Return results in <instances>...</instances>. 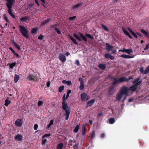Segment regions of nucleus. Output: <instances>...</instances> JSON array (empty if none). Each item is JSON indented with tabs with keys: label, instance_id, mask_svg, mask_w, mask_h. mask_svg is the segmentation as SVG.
Segmentation results:
<instances>
[{
	"label": "nucleus",
	"instance_id": "nucleus-1",
	"mask_svg": "<svg viewBox=\"0 0 149 149\" xmlns=\"http://www.w3.org/2000/svg\"><path fill=\"white\" fill-rule=\"evenodd\" d=\"M65 96V94H64L62 97V108L65 111V119L68 120L69 118L71 110L70 107H68V104L66 103V100L68 98L69 96V94H67L66 97Z\"/></svg>",
	"mask_w": 149,
	"mask_h": 149
},
{
	"label": "nucleus",
	"instance_id": "nucleus-2",
	"mask_svg": "<svg viewBox=\"0 0 149 149\" xmlns=\"http://www.w3.org/2000/svg\"><path fill=\"white\" fill-rule=\"evenodd\" d=\"M119 91L120 92L116 94V99L118 101L121 99L123 95L128 94V88L125 86H123L121 88Z\"/></svg>",
	"mask_w": 149,
	"mask_h": 149
},
{
	"label": "nucleus",
	"instance_id": "nucleus-3",
	"mask_svg": "<svg viewBox=\"0 0 149 149\" xmlns=\"http://www.w3.org/2000/svg\"><path fill=\"white\" fill-rule=\"evenodd\" d=\"M6 1H7L6 6L8 9V13L12 17L15 18V17L12 12V8L13 3L15 1V0H6Z\"/></svg>",
	"mask_w": 149,
	"mask_h": 149
},
{
	"label": "nucleus",
	"instance_id": "nucleus-4",
	"mask_svg": "<svg viewBox=\"0 0 149 149\" xmlns=\"http://www.w3.org/2000/svg\"><path fill=\"white\" fill-rule=\"evenodd\" d=\"M19 31L22 36L27 39L29 38V36L28 30L22 26H19Z\"/></svg>",
	"mask_w": 149,
	"mask_h": 149
},
{
	"label": "nucleus",
	"instance_id": "nucleus-5",
	"mask_svg": "<svg viewBox=\"0 0 149 149\" xmlns=\"http://www.w3.org/2000/svg\"><path fill=\"white\" fill-rule=\"evenodd\" d=\"M114 80V81L112 83V85L113 86L111 87L110 88L111 90L113 89L114 88L113 86L116 85L117 83L123 82V79L122 77H120L118 79L117 78H115Z\"/></svg>",
	"mask_w": 149,
	"mask_h": 149
},
{
	"label": "nucleus",
	"instance_id": "nucleus-6",
	"mask_svg": "<svg viewBox=\"0 0 149 149\" xmlns=\"http://www.w3.org/2000/svg\"><path fill=\"white\" fill-rule=\"evenodd\" d=\"M81 99L83 101H87L89 99V97L86 93H84L81 95Z\"/></svg>",
	"mask_w": 149,
	"mask_h": 149
},
{
	"label": "nucleus",
	"instance_id": "nucleus-7",
	"mask_svg": "<svg viewBox=\"0 0 149 149\" xmlns=\"http://www.w3.org/2000/svg\"><path fill=\"white\" fill-rule=\"evenodd\" d=\"M36 77L32 74H29L28 77L26 78V79L31 81H33L36 80Z\"/></svg>",
	"mask_w": 149,
	"mask_h": 149
},
{
	"label": "nucleus",
	"instance_id": "nucleus-8",
	"mask_svg": "<svg viewBox=\"0 0 149 149\" xmlns=\"http://www.w3.org/2000/svg\"><path fill=\"white\" fill-rule=\"evenodd\" d=\"M22 120L20 119H17L15 122V124L18 127H20L22 125Z\"/></svg>",
	"mask_w": 149,
	"mask_h": 149
},
{
	"label": "nucleus",
	"instance_id": "nucleus-9",
	"mask_svg": "<svg viewBox=\"0 0 149 149\" xmlns=\"http://www.w3.org/2000/svg\"><path fill=\"white\" fill-rule=\"evenodd\" d=\"M119 52H124L127 53L128 54H130L131 53L133 52V51L132 49H126L123 48V49L119 50Z\"/></svg>",
	"mask_w": 149,
	"mask_h": 149
},
{
	"label": "nucleus",
	"instance_id": "nucleus-10",
	"mask_svg": "<svg viewBox=\"0 0 149 149\" xmlns=\"http://www.w3.org/2000/svg\"><path fill=\"white\" fill-rule=\"evenodd\" d=\"M105 45H106V46L105 47V49L108 51H111L113 48V46L111 45L109 43H106Z\"/></svg>",
	"mask_w": 149,
	"mask_h": 149
},
{
	"label": "nucleus",
	"instance_id": "nucleus-11",
	"mask_svg": "<svg viewBox=\"0 0 149 149\" xmlns=\"http://www.w3.org/2000/svg\"><path fill=\"white\" fill-rule=\"evenodd\" d=\"M140 31L144 35V36L147 38H149V32L146 31L144 29L140 30Z\"/></svg>",
	"mask_w": 149,
	"mask_h": 149
},
{
	"label": "nucleus",
	"instance_id": "nucleus-12",
	"mask_svg": "<svg viewBox=\"0 0 149 149\" xmlns=\"http://www.w3.org/2000/svg\"><path fill=\"white\" fill-rule=\"evenodd\" d=\"M59 58L62 62H65L66 60L65 56L61 53L60 54Z\"/></svg>",
	"mask_w": 149,
	"mask_h": 149
},
{
	"label": "nucleus",
	"instance_id": "nucleus-13",
	"mask_svg": "<svg viewBox=\"0 0 149 149\" xmlns=\"http://www.w3.org/2000/svg\"><path fill=\"white\" fill-rule=\"evenodd\" d=\"M14 139L16 141H22L23 139V136L22 135L18 134L15 136Z\"/></svg>",
	"mask_w": 149,
	"mask_h": 149
},
{
	"label": "nucleus",
	"instance_id": "nucleus-14",
	"mask_svg": "<svg viewBox=\"0 0 149 149\" xmlns=\"http://www.w3.org/2000/svg\"><path fill=\"white\" fill-rule=\"evenodd\" d=\"M104 57L107 59L109 58L111 60H113L114 59V57L113 56H112L111 54L108 53L105 54Z\"/></svg>",
	"mask_w": 149,
	"mask_h": 149
},
{
	"label": "nucleus",
	"instance_id": "nucleus-15",
	"mask_svg": "<svg viewBox=\"0 0 149 149\" xmlns=\"http://www.w3.org/2000/svg\"><path fill=\"white\" fill-rule=\"evenodd\" d=\"M122 30L124 33L127 35L130 39H132V36L130 35L129 33L125 29L124 27H122Z\"/></svg>",
	"mask_w": 149,
	"mask_h": 149
},
{
	"label": "nucleus",
	"instance_id": "nucleus-16",
	"mask_svg": "<svg viewBox=\"0 0 149 149\" xmlns=\"http://www.w3.org/2000/svg\"><path fill=\"white\" fill-rule=\"evenodd\" d=\"M95 101V100L92 99L88 101L86 103V107H90L93 105Z\"/></svg>",
	"mask_w": 149,
	"mask_h": 149
},
{
	"label": "nucleus",
	"instance_id": "nucleus-17",
	"mask_svg": "<svg viewBox=\"0 0 149 149\" xmlns=\"http://www.w3.org/2000/svg\"><path fill=\"white\" fill-rule=\"evenodd\" d=\"M13 43L15 48L19 50L21 49L22 48L20 45L15 42L14 40L13 41Z\"/></svg>",
	"mask_w": 149,
	"mask_h": 149
},
{
	"label": "nucleus",
	"instance_id": "nucleus-18",
	"mask_svg": "<svg viewBox=\"0 0 149 149\" xmlns=\"http://www.w3.org/2000/svg\"><path fill=\"white\" fill-rule=\"evenodd\" d=\"M30 17L28 16H26L21 18L20 19V22H26V21L28 20Z\"/></svg>",
	"mask_w": 149,
	"mask_h": 149
},
{
	"label": "nucleus",
	"instance_id": "nucleus-19",
	"mask_svg": "<svg viewBox=\"0 0 149 149\" xmlns=\"http://www.w3.org/2000/svg\"><path fill=\"white\" fill-rule=\"evenodd\" d=\"M86 129L85 127V124H84L82 126L81 132V134L83 136H85L86 135Z\"/></svg>",
	"mask_w": 149,
	"mask_h": 149
},
{
	"label": "nucleus",
	"instance_id": "nucleus-20",
	"mask_svg": "<svg viewBox=\"0 0 149 149\" xmlns=\"http://www.w3.org/2000/svg\"><path fill=\"white\" fill-rule=\"evenodd\" d=\"M51 20V19L50 18H48L47 19L43 21L41 23V26H43L44 25L47 24Z\"/></svg>",
	"mask_w": 149,
	"mask_h": 149
},
{
	"label": "nucleus",
	"instance_id": "nucleus-21",
	"mask_svg": "<svg viewBox=\"0 0 149 149\" xmlns=\"http://www.w3.org/2000/svg\"><path fill=\"white\" fill-rule=\"evenodd\" d=\"M123 77V82H125V81L128 82L131 79H132L133 78V76H129L128 78H127L126 77Z\"/></svg>",
	"mask_w": 149,
	"mask_h": 149
},
{
	"label": "nucleus",
	"instance_id": "nucleus-22",
	"mask_svg": "<svg viewBox=\"0 0 149 149\" xmlns=\"http://www.w3.org/2000/svg\"><path fill=\"white\" fill-rule=\"evenodd\" d=\"M120 57L122 58H133L134 57V56H132L126 54H123L121 55Z\"/></svg>",
	"mask_w": 149,
	"mask_h": 149
},
{
	"label": "nucleus",
	"instance_id": "nucleus-23",
	"mask_svg": "<svg viewBox=\"0 0 149 149\" xmlns=\"http://www.w3.org/2000/svg\"><path fill=\"white\" fill-rule=\"evenodd\" d=\"M79 34L81 38H82V40L84 41L85 42H87L88 41L86 38L85 36H84L81 33L79 32Z\"/></svg>",
	"mask_w": 149,
	"mask_h": 149
},
{
	"label": "nucleus",
	"instance_id": "nucleus-24",
	"mask_svg": "<svg viewBox=\"0 0 149 149\" xmlns=\"http://www.w3.org/2000/svg\"><path fill=\"white\" fill-rule=\"evenodd\" d=\"M99 68L102 70H104L106 68V65L100 63L98 65Z\"/></svg>",
	"mask_w": 149,
	"mask_h": 149
},
{
	"label": "nucleus",
	"instance_id": "nucleus-25",
	"mask_svg": "<svg viewBox=\"0 0 149 149\" xmlns=\"http://www.w3.org/2000/svg\"><path fill=\"white\" fill-rule=\"evenodd\" d=\"M137 89V88L133 85L130 86L128 88V90L129 91H130L132 92H134L136 91Z\"/></svg>",
	"mask_w": 149,
	"mask_h": 149
},
{
	"label": "nucleus",
	"instance_id": "nucleus-26",
	"mask_svg": "<svg viewBox=\"0 0 149 149\" xmlns=\"http://www.w3.org/2000/svg\"><path fill=\"white\" fill-rule=\"evenodd\" d=\"M68 36L70 38L75 44L77 45H78V42H77L76 40L74 38L72 37L70 35H69Z\"/></svg>",
	"mask_w": 149,
	"mask_h": 149
},
{
	"label": "nucleus",
	"instance_id": "nucleus-27",
	"mask_svg": "<svg viewBox=\"0 0 149 149\" xmlns=\"http://www.w3.org/2000/svg\"><path fill=\"white\" fill-rule=\"evenodd\" d=\"M9 98L8 97L5 101V105L6 106H8V105L11 103V101L9 100Z\"/></svg>",
	"mask_w": 149,
	"mask_h": 149
},
{
	"label": "nucleus",
	"instance_id": "nucleus-28",
	"mask_svg": "<svg viewBox=\"0 0 149 149\" xmlns=\"http://www.w3.org/2000/svg\"><path fill=\"white\" fill-rule=\"evenodd\" d=\"M73 35L74 37L76 39L78 40L79 41L81 42L82 41V39H81L79 36L77 35L75 33H74L73 34Z\"/></svg>",
	"mask_w": 149,
	"mask_h": 149
},
{
	"label": "nucleus",
	"instance_id": "nucleus-29",
	"mask_svg": "<svg viewBox=\"0 0 149 149\" xmlns=\"http://www.w3.org/2000/svg\"><path fill=\"white\" fill-rule=\"evenodd\" d=\"M83 4L82 2H81L78 3L76 5H74L72 7L73 9L77 8H79V6H81Z\"/></svg>",
	"mask_w": 149,
	"mask_h": 149
},
{
	"label": "nucleus",
	"instance_id": "nucleus-30",
	"mask_svg": "<svg viewBox=\"0 0 149 149\" xmlns=\"http://www.w3.org/2000/svg\"><path fill=\"white\" fill-rule=\"evenodd\" d=\"M54 122V120H51L49 124L47 125L46 127V129H49L51 126L53 125Z\"/></svg>",
	"mask_w": 149,
	"mask_h": 149
},
{
	"label": "nucleus",
	"instance_id": "nucleus-31",
	"mask_svg": "<svg viewBox=\"0 0 149 149\" xmlns=\"http://www.w3.org/2000/svg\"><path fill=\"white\" fill-rule=\"evenodd\" d=\"M63 146V144L62 143H60L58 144L57 146V149H62Z\"/></svg>",
	"mask_w": 149,
	"mask_h": 149
},
{
	"label": "nucleus",
	"instance_id": "nucleus-32",
	"mask_svg": "<svg viewBox=\"0 0 149 149\" xmlns=\"http://www.w3.org/2000/svg\"><path fill=\"white\" fill-rule=\"evenodd\" d=\"M3 17L4 20L8 22H9L10 21L9 20L8 15L6 14H4L3 15Z\"/></svg>",
	"mask_w": 149,
	"mask_h": 149
},
{
	"label": "nucleus",
	"instance_id": "nucleus-33",
	"mask_svg": "<svg viewBox=\"0 0 149 149\" xmlns=\"http://www.w3.org/2000/svg\"><path fill=\"white\" fill-rule=\"evenodd\" d=\"M19 79V77L17 74H15L14 77V81L15 83L17 82Z\"/></svg>",
	"mask_w": 149,
	"mask_h": 149
},
{
	"label": "nucleus",
	"instance_id": "nucleus-34",
	"mask_svg": "<svg viewBox=\"0 0 149 149\" xmlns=\"http://www.w3.org/2000/svg\"><path fill=\"white\" fill-rule=\"evenodd\" d=\"M109 123L110 124H113L115 122V120L114 118H111L109 119Z\"/></svg>",
	"mask_w": 149,
	"mask_h": 149
},
{
	"label": "nucleus",
	"instance_id": "nucleus-35",
	"mask_svg": "<svg viewBox=\"0 0 149 149\" xmlns=\"http://www.w3.org/2000/svg\"><path fill=\"white\" fill-rule=\"evenodd\" d=\"M85 36L92 40H93L94 38V37L90 34H86Z\"/></svg>",
	"mask_w": 149,
	"mask_h": 149
},
{
	"label": "nucleus",
	"instance_id": "nucleus-36",
	"mask_svg": "<svg viewBox=\"0 0 149 149\" xmlns=\"http://www.w3.org/2000/svg\"><path fill=\"white\" fill-rule=\"evenodd\" d=\"M79 126L78 125H76L74 129L73 130V132L74 133L77 132L79 130Z\"/></svg>",
	"mask_w": 149,
	"mask_h": 149
},
{
	"label": "nucleus",
	"instance_id": "nucleus-37",
	"mask_svg": "<svg viewBox=\"0 0 149 149\" xmlns=\"http://www.w3.org/2000/svg\"><path fill=\"white\" fill-rule=\"evenodd\" d=\"M142 82V81H139L138 82L134 83V85L137 88L138 86Z\"/></svg>",
	"mask_w": 149,
	"mask_h": 149
},
{
	"label": "nucleus",
	"instance_id": "nucleus-38",
	"mask_svg": "<svg viewBox=\"0 0 149 149\" xmlns=\"http://www.w3.org/2000/svg\"><path fill=\"white\" fill-rule=\"evenodd\" d=\"M142 82V81H139L138 82L134 83V85L137 88L138 86Z\"/></svg>",
	"mask_w": 149,
	"mask_h": 149
},
{
	"label": "nucleus",
	"instance_id": "nucleus-39",
	"mask_svg": "<svg viewBox=\"0 0 149 149\" xmlns=\"http://www.w3.org/2000/svg\"><path fill=\"white\" fill-rule=\"evenodd\" d=\"M65 88L64 86H60L58 88V91L60 92H61L64 90Z\"/></svg>",
	"mask_w": 149,
	"mask_h": 149
},
{
	"label": "nucleus",
	"instance_id": "nucleus-40",
	"mask_svg": "<svg viewBox=\"0 0 149 149\" xmlns=\"http://www.w3.org/2000/svg\"><path fill=\"white\" fill-rule=\"evenodd\" d=\"M16 64L15 62H13L11 63L10 65V68L11 69H13V68L15 66Z\"/></svg>",
	"mask_w": 149,
	"mask_h": 149
},
{
	"label": "nucleus",
	"instance_id": "nucleus-41",
	"mask_svg": "<svg viewBox=\"0 0 149 149\" xmlns=\"http://www.w3.org/2000/svg\"><path fill=\"white\" fill-rule=\"evenodd\" d=\"M47 140L46 139H44V138H42V145L44 146L45 145V143L47 142Z\"/></svg>",
	"mask_w": 149,
	"mask_h": 149
},
{
	"label": "nucleus",
	"instance_id": "nucleus-42",
	"mask_svg": "<svg viewBox=\"0 0 149 149\" xmlns=\"http://www.w3.org/2000/svg\"><path fill=\"white\" fill-rule=\"evenodd\" d=\"M149 72V65L146 68L145 70L144 74H146Z\"/></svg>",
	"mask_w": 149,
	"mask_h": 149
},
{
	"label": "nucleus",
	"instance_id": "nucleus-43",
	"mask_svg": "<svg viewBox=\"0 0 149 149\" xmlns=\"http://www.w3.org/2000/svg\"><path fill=\"white\" fill-rule=\"evenodd\" d=\"M102 27L105 30V31H109V29L107 27L103 24H102Z\"/></svg>",
	"mask_w": 149,
	"mask_h": 149
},
{
	"label": "nucleus",
	"instance_id": "nucleus-44",
	"mask_svg": "<svg viewBox=\"0 0 149 149\" xmlns=\"http://www.w3.org/2000/svg\"><path fill=\"white\" fill-rule=\"evenodd\" d=\"M51 135V134L50 133L49 134H44L43 136H42V138H45L46 137H49Z\"/></svg>",
	"mask_w": 149,
	"mask_h": 149
},
{
	"label": "nucleus",
	"instance_id": "nucleus-45",
	"mask_svg": "<svg viewBox=\"0 0 149 149\" xmlns=\"http://www.w3.org/2000/svg\"><path fill=\"white\" fill-rule=\"evenodd\" d=\"M80 85L79 86V89L81 90H83L84 88V83L82 84H80Z\"/></svg>",
	"mask_w": 149,
	"mask_h": 149
},
{
	"label": "nucleus",
	"instance_id": "nucleus-46",
	"mask_svg": "<svg viewBox=\"0 0 149 149\" xmlns=\"http://www.w3.org/2000/svg\"><path fill=\"white\" fill-rule=\"evenodd\" d=\"M95 131H93L91 133V139L93 138L95 136Z\"/></svg>",
	"mask_w": 149,
	"mask_h": 149
},
{
	"label": "nucleus",
	"instance_id": "nucleus-47",
	"mask_svg": "<svg viewBox=\"0 0 149 149\" xmlns=\"http://www.w3.org/2000/svg\"><path fill=\"white\" fill-rule=\"evenodd\" d=\"M76 18V16H74L72 17H70L69 18V20L70 21H73Z\"/></svg>",
	"mask_w": 149,
	"mask_h": 149
},
{
	"label": "nucleus",
	"instance_id": "nucleus-48",
	"mask_svg": "<svg viewBox=\"0 0 149 149\" xmlns=\"http://www.w3.org/2000/svg\"><path fill=\"white\" fill-rule=\"evenodd\" d=\"M131 34L135 38H138V36L137 35V34L135 33H134V31L131 33Z\"/></svg>",
	"mask_w": 149,
	"mask_h": 149
},
{
	"label": "nucleus",
	"instance_id": "nucleus-49",
	"mask_svg": "<svg viewBox=\"0 0 149 149\" xmlns=\"http://www.w3.org/2000/svg\"><path fill=\"white\" fill-rule=\"evenodd\" d=\"M55 30L56 31L58 34H61V32L60 30L57 27L55 28Z\"/></svg>",
	"mask_w": 149,
	"mask_h": 149
},
{
	"label": "nucleus",
	"instance_id": "nucleus-50",
	"mask_svg": "<svg viewBox=\"0 0 149 149\" xmlns=\"http://www.w3.org/2000/svg\"><path fill=\"white\" fill-rule=\"evenodd\" d=\"M37 31V28H34L32 29L31 32L32 33H35Z\"/></svg>",
	"mask_w": 149,
	"mask_h": 149
},
{
	"label": "nucleus",
	"instance_id": "nucleus-51",
	"mask_svg": "<svg viewBox=\"0 0 149 149\" xmlns=\"http://www.w3.org/2000/svg\"><path fill=\"white\" fill-rule=\"evenodd\" d=\"M44 38V36L42 35L41 34L40 35L38 36V39L40 40H42Z\"/></svg>",
	"mask_w": 149,
	"mask_h": 149
},
{
	"label": "nucleus",
	"instance_id": "nucleus-52",
	"mask_svg": "<svg viewBox=\"0 0 149 149\" xmlns=\"http://www.w3.org/2000/svg\"><path fill=\"white\" fill-rule=\"evenodd\" d=\"M140 72L144 74L145 70H143V67H141L140 69Z\"/></svg>",
	"mask_w": 149,
	"mask_h": 149
},
{
	"label": "nucleus",
	"instance_id": "nucleus-53",
	"mask_svg": "<svg viewBox=\"0 0 149 149\" xmlns=\"http://www.w3.org/2000/svg\"><path fill=\"white\" fill-rule=\"evenodd\" d=\"M79 81H80V84L84 83L83 79L81 77H79Z\"/></svg>",
	"mask_w": 149,
	"mask_h": 149
},
{
	"label": "nucleus",
	"instance_id": "nucleus-54",
	"mask_svg": "<svg viewBox=\"0 0 149 149\" xmlns=\"http://www.w3.org/2000/svg\"><path fill=\"white\" fill-rule=\"evenodd\" d=\"M140 77H139L136 79L134 81L132 82V83L133 84H134V83H136L140 80Z\"/></svg>",
	"mask_w": 149,
	"mask_h": 149
},
{
	"label": "nucleus",
	"instance_id": "nucleus-55",
	"mask_svg": "<svg viewBox=\"0 0 149 149\" xmlns=\"http://www.w3.org/2000/svg\"><path fill=\"white\" fill-rule=\"evenodd\" d=\"M75 64H76L77 66H79L80 65V63L79 62V60H76L75 61Z\"/></svg>",
	"mask_w": 149,
	"mask_h": 149
},
{
	"label": "nucleus",
	"instance_id": "nucleus-56",
	"mask_svg": "<svg viewBox=\"0 0 149 149\" xmlns=\"http://www.w3.org/2000/svg\"><path fill=\"white\" fill-rule=\"evenodd\" d=\"M14 54L15 55L16 57L18 58H20V56H19V54H18L17 53H16V52H15V53H14Z\"/></svg>",
	"mask_w": 149,
	"mask_h": 149
},
{
	"label": "nucleus",
	"instance_id": "nucleus-57",
	"mask_svg": "<svg viewBox=\"0 0 149 149\" xmlns=\"http://www.w3.org/2000/svg\"><path fill=\"white\" fill-rule=\"evenodd\" d=\"M149 48V43L146 45V47L144 49V50H147Z\"/></svg>",
	"mask_w": 149,
	"mask_h": 149
},
{
	"label": "nucleus",
	"instance_id": "nucleus-58",
	"mask_svg": "<svg viewBox=\"0 0 149 149\" xmlns=\"http://www.w3.org/2000/svg\"><path fill=\"white\" fill-rule=\"evenodd\" d=\"M43 104V102L42 101H40L38 102V106H40Z\"/></svg>",
	"mask_w": 149,
	"mask_h": 149
},
{
	"label": "nucleus",
	"instance_id": "nucleus-59",
	"mask_svg": "<svg viewBox=\"0 0 149 149\" xmlns=\"http://www.w3.org/2000/svg\"><path fill=\"white\" fill-rule=\"evenodd\" d=\"M136 33L137 34V35L138 36V37L141 38L142 36V35L139 32H136Z\"/></svg>",
	"mask_w": 149,
	"mask_h": 149
},
{
	"label": "nucleus",
	"instance_id": "nucleus-60",
	"mask_svg": "<svg viewBox=\"0 0 149 149\" xmlns=\"http://www.w3.org/2000/svg\"><path fill=\"white\" fill-rule=\"evenodd\" d=\"M38 125L37 124H35L34 126V130H36L38 128Z\"/></svg>",
	"mask_w": 149,
	"mask_h": 149
},
{
	"label": "nucleus",
	"instance_id": "nucleus-61",
	"mask_svg": "<svg viewBox=\"0 0 149 149\" xmlns=\"http://www.w3.org/2000/svg\"><path fill=\"white\" fill-rule=\"evenodd\" d=\"M66 84L68 85H72V84L71 81H67Z\"/></svg>",
	"mask_w": 149,
	"mask_h": 149
},
{
	"label": "nucleus",
	"instance_id": "nucleus-62",
	"mask_svg": "<svg viewBox=\"0 0 149 149\" xmlns=\"http://www.w3.org/2000/svg\"><path fill=\"white\" fill-rule=\"evenodd\" d=\"M9 49L13 52L14 54L15 52V51L13 50V49L12 47H9Z\"/></svg>",
	"mask_w": 149,
	"mask_h": 149
},
{
	"label": "nucleus",
	"instance_id": "nucleus-63",
	"mask_svg": "<svg viewBox=\"0 0 149 149\" xmlns=\"http://www.w3.org/2000/svg\"><path fill=\"white\" fill-rule=\"evenodd\" d=\"M27 6H28L30 8L33 7V5L32 3H30L28 4Z\"/></svg>",
	"mask_w": 149,
	"mask_h": 149
},
{
	"label": "nucleus",
	"instance_id": "nucleus-64",
	"mask_svg": "<svg viewBox=\"0 0 149 149\" xmlns=\"http://www.w3.org/2000/svg\"><path fill=\"white\" fill-rule=\"evenodd\" d=\"M127 29L131 34L133 32V31L130 28H127Z\"/></svg>",
	"mask_w": 149,
	"mask_h": 149
}]
</instances>
